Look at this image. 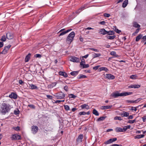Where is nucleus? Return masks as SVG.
<instances>
[{
  "label": "nucleus",
  "instance_id": "nucleus-1",
  "mask_svg": "<svg viewBox=\"0 0 146 146\" xmlns=\"http://www.w3.org/2000/svg\"><path fill=\"white\" fill-rule=\"evenodd\" d=\"M132 94V92H124L121 93H119L117 91H116L115 92H113L111 95V97H113L114 98H116L119 96L124 97L131 94Z\"/></svg>",
  "mask_w": 146,
  "mask_h": 146
},
{
  "label": "nucleus",
  "instance_id": "nucleus-2",
  "mask_svg": "<svg viewBox=\"0 0 146 146\" xmlns=\"http://www.w3.org/2000/svg\"><path fill=\"white\" fill-rule=\"evenodd\" d=\"M10 105L6 103H3L1 106L0 111L2 114L5 115L10 110Z\"/></svg>",
  "mask_w": 146,
  "mask_h": 146
},
{
  "label": "nucleus",
  "instance_id": "nucleus-3",
  "mask_svg": "<svg viewBox=\"0 0 146 146\" xmlns=\"http://www.w3.org/2000/svg\"><path fill=\"white\" fill-rule=\"evenodd\" d=\"M53 95L56 97L57 99H63L65 97V94L62 92L57 93Z\"/></svg>",
  "mask_w": 146,
  "mask_h": 146
},
{
  "label": "nucleus",
  "instance_id": "nucleus-4",
  "mask_svg": "<svg viewBox=\"0 0 146 146\" xmlns=\"http://www.w3.org/2000/svg\"><path fill=\"white\" fill-rule=\"evenodd\" d=\"M21 138L20 135L16 134L12 135L11 137V139L12 141L19 140Z\"/></svg>",
  "mask_w": 146,
  "mask_h": 146
},
{
  "label": "nucleus",
  "instance_id": "nucleus-5",
  "mask_svg": "<svg viewBox=\"0 0 146 146\" xmlns=\"http://www.w3.org/2000/svg\"><path fill=\"white\" fill-rule=\"evenodd\" d=\"M38 129V127L36 125H33L31 126V130L34 134H36L37 132Z\"/></svg>",
  "mask_w": 146,
  "mask_h": 146
},
{
  "label": "nucleus",
  "instance_id": "nucleus-6",
  "mask_svg": "<svg viewBox=\"0 0 146 146\" xmlns=\"http://www.w3.org/2000/svg\"><path fill=\"white\" fill-rule=\"evenodd\" d=\"M117 139L116 137H114L113 138L110 139L106 141L104 143L105 145L110 144L113 142L116 141Z\"/></svg>",
  "mask_w": 146,
  "mask_h": 146
},
{
  "label": "nucleus",
  "instance_id": "nucleus-7",
  "mask_svg": "<svg viewBox=\"0 0 146 146\" xmlns=\"http://www.w3.org/2000/svg\"><path fill=\"white\" fill-rule=\"evenodd\" d=\"M141 99H142L141 98H139L135 100H127L126 101V102L127 103H137L140 101Z\"/></svg>",
  "mask_w": 146,
  "mask_h": 146
},
{
  "label": "nucleus",
  "instance_id": "nucleus-8",
  "mask_svg": "<svg viewBox=\"0 0 146 146\" xmlns=\"http://www.w3.org/2000/svg\"><path fill=\"white\" fill-rule=\"evenodd\" d=\"M84 137V135L83 134H80L76 140V142L77 144H78L82 141V139Z\"/></svg>",
  "mask_w": 146,
  "mask_h": 146
},
{
  "label": "nucleus",
  "instance_id": "nucleus-9",
  "mask_svg": "<svg viewBox=\"0 0 146 146\" xmlns=\"http://www.w3.org/2000/svg\"><path fill=\"white\" fill-rule=\"evenodd\" d=\"M70 60L73 62H78L80 61V59L74 56H72L71 57Z\"/></svg>",
  "mask_w": 146,
  "mask_h": 146
},
{
  "label": "nucleus",
  "instance_id": "nucleus-10",
  "mask_svg": "<svg viewBox=\"0 0 146 146\" xmlns=\"http://www.w3.org/2000/svg\"><path fill=\"white\" fill-rule=\"evenodd\" d=\"M105 78L110 80H113L115 79L114 76L111 74H106L105 75Z\"/></svg>",
  "mask_w": 146,
  "mask_h": 146
},
{
  "label": "nucleus",
  "instance_id": "nucleus-11",
  "mask_svg": "<svg viewBox=\"0 0 146 146\" xmlns=\"http://www.w3.org/2000/svg\"><path fill=\"white\" fill-rule=\"evenodd\" d=\"M72 30V29H68V30L60 32L58 34H57V35H56L55 36H61L65 34H66V33H68V32H69L71 31Z\"/></svg>",
  "mask_w": 146,
  "mask_h": 146
},
{
  "label": "nucleus",
  "instance_id": "nucleus-12",
  "mask_svg": "<svg viewBox=\"0 0 146 146\" xmlns=\"http://www.w3.org/2000/svg\"><path fill=\"white\" fill-rule=\"evenodd\" d=\"M140 86H141L140 85L135 84L129 85L128 86V88H140Z\"/></svg>",
  "mask_w": 146,
  "mask_h": 146
},
{
  "label": "nucleus",
  "instance_id": "nucleus-13",
  "mask_svg": "<svg viewBox=\"0 0 146 146\" xmlns=\"http://www.w3.org/2000/svg\"><path fill=\"white\" fill-rule=\"evenodd\" d=\"M9 97L11 98H13L15 99L17 98V94L14 92H12L9 96Z\"/></svg>",
  "mask_w": 146,
  "mask_h": 146
},
{
  "label": "nucleus",
  "instance_id": "nucleus-14",
  "mask_svg": "<svg viewBox=\"0 0 146 146\" xmlns=\"http://www.w3.org/2000/svg\"><path fill=\"white\" fill-rule=\"evenodd\" d=\"M57 83L56 82H54L49 84L48 86V88L51 89L55 86L56 85Z\"/></svg>",
  "mask_w": 146,
  "mask_h": 146
},
{
  "label": "nucleus",
  "instance_id": "nucleus-15",
  "mask_svg": "<svg viewBox=\"0 0 146 146\" xmlns=\"http://www.w3.org/2000/svg\"><path fill=\"white\" fill-rule=\"evenodd\" d=\"M59 75L63 76L65 78L68 77V75L67 74L64 72L59 71L58 72Z\"/></svg>",
  "mask_w": 146,
  "mask_h": 146
},
{
  "label": "nucleus",
  "instance_id": "nucleus-16",
  "mask_svg": "<svg viewBox=\"0 0 146 146\" xmlns=\"http://www.w3.org/2000/svg\"><path fill=\"white\" fill-rule=\"evenodd\" d=\"M115 130L116 132H124L123 128H122L121 127H116L115 128Z\"/></svg>",
  "mask_w": 146,
  "mask_h": 146
},
{
  "label": "nucleus",
  "instance_id": "nucleus-17",
  "mask_svg": "<svg viewBox=\"0 0 146 146\" xmlns=\"http://www.w3.org/2000/svg\"><path fill=\"white\" fill-rule=\"evenodd\" d=\"M99 72H101L102 71H105L106 72H108L109 70L107 68L104 67H102L98 69Z\"/></svg>",
  "mask_w": 146,
  "mask_h": 146
},
{
  "label": "nucleus",
  "instance_id": "nucleus-18",
  "mask_svg": "<svg viewBox=\"0 0 146 146\" xmlns=\"http://www.w3.org/2000/svg\"><path fill=\"white\" fill-rule=\"evenodd\" d=\"M74 37H67L66 41L68 43L70 44L73 39Z\"/></svg>",
  "mask_w": 146,
  "mask_h": 146
},
{
  "label": "nucleus",
  "instance_id": "nucleus-19",
  "mask_svg": "<svg viewBox=\"0 0 146 146\" xmlns=\"http://www.w3.org/2000/svg\"><path fill=\"white\" fill-rule=\"evenodd\" d=\"M85 7L86 6L85 5L81 7L80 8H79L78 10L76 11V13L78 14L82 10H83L84 9Z\"/></svg>",
  "mask_w": 146,
  "mask_h": 146
},
{
  "label": "nucleus",
  "instance_id": "nucleus-20",
  "mask_svg": "<svg viewBox=\"0 0 146 146\" xmlns=\"http://www.w3.org/2000/svg\"><path fill=\"white\" fill-rule=\"evenodd\" d=\"M80 107L82 109L86 108L87 110H88L90 109L89 106L86 104H84L80 106Z\"/></svg>",
  "mask_w": 146,
  "mask_h": 146
},
{
  "label": "nucleus",
  "instance_id": "nucleus-21",
  "mask_svg": "<svg viewBox=\"0 0 146 146\" xmlns=\"http://www.w3.org/2000/svg\"><path fill=\"white\" fill-rule=\"evenodd\" d=\"M29 88L31 89H37L38 88L37 87L33 84H29Z\"/></svg>",
  "mask_w": 146,
  "mask_h": 146
},
{
  "label": "nucleus",
  "instance_id": "nucleus-22",
  "mask_svg": "<svg viewBox=\"0 0 146 146\" xmlns=\"http://www.w3.org/2000/svg\"><path fill=\"white\" fill-rule=\"evenodd\" d=\"M107 31H106L105 29H100L99 31V33L100 34H103V35H105L106 34Z\"/></svg>",
  "mask_w": 146,
  "mask_h": 146
},
{
  "label": "nucleus",
  "instance_id": "nucleus-23",
  "mask_svg": "<svg viewBox=\"0 0 146 146\" xmlns=\"http://www.w3.org/2000/svg\"><path fill=\"white\" fill-rule=\"evenodd\" d=\"M31 54L30 53L28 54L26 56L25 58V61L26 62H27L29 61L30 58Z\"/></svg>",
  "mask_w": 146,
  "mask_h": 146
},
{
  "label": "nucleus",
  "instance_id": "nucleus-24",
  "mask_svg": "<svg viewBox=\"0 0 146 146\" xmlns=\"http://www.w3.org/2000/svg\"><path fill=\"white\" fill-rule=\"evenodd\" d=\"M6 38L7 39L9 40L13 38L11 37H2L0 40L3 42H4L6 40Z\"/></svg>",
  "mask_w": 146,
  "mask_h": 146
},
{
  "label": "nucleus",
  "instance_id": "nucleus-25",
  "mask_svg": "<svg viewBox=\"0 0 146 146\" xmlns=\"http://www.w3.org/2000/svg\"><path fill=\"white\" fill-rule=\"evenodd\" d=\"M128 3V0H125L123 3L122 7L123 8L125 7L127 5Z\"/></svg>",
  "mask_w": 146,
  "mask_h": 146
},
{
  "label": "nucleus",
  "instance_id": "nucleus-26",
  "mask_svg": "<svg viewBox=\"0 0 146 146\" xmlns=\"http://www.w3.org/2000/svg\"><path fill=\"white\" fill-rule=\"evenodd\" d=\"M79 73V71H73L71 72L70 74L73 76H75L78 74Z\"/></svg>",
  "mask_w": 146,
  "mask_h": 146
},
{
  "label": "nucleus",
  "instance_id": "nucleus-27",
  "mask_svg": "<svg viewBox=\"0 0 146 146\" xmlns=\"http://www.w3.org/2000/svg\"><path fill=\"white\" fill-rule=\"evenodd\" d=\"M144 136V135L143 134L138 135H136L135 137V139H139L141 138H143Z\"/></svg>",
  "mask_w": 146,
  "mask_h": 146
},
{
  "label": "nucleus",
  "instance_id": "nucleus-28",
  "mask_svg": "<svg viewBox=\"0 0 146 146\" xmlns=\"http://www.w3.org/2000/svg\"><path fill=\"white\" fill-rule=\"evenodd\" d=\"M87 77V76L83 74L79 75L77 77V78L78 79H80L82 78H84Z\"/></svg>",
  "mask_w": 146,
  "mask_h": 146
},
{
  "label": "nucleus",
  "instance_id": "nucleus-29",
  "mask_svg": "<svg viewBox=\"0 0 146 146\" xmlns=\"http://www.w3.org/2000/svg\"><path fill=\"white\" fill-rule=\"evenodd\" d=\"M106 116L101 117L97 119V121H103L106 119Z\"/></svg>",
  "mask_w": 146,
  "mask_h": 146
},
{
  "label": "nucleus",
  "instance_id": "nucleus-30",
  "mask_svg": "<svg viewBox=\"0 0 146 146\" xmlns=\"http://www.w3.org/2000/svg\"><path fill=\"white\" fill-rule=\"evenodd\" d=\"M114 34V32L113 31H107L106 34L108 35H112Z\"/></svg>",
  "mask_w": 146,
  "mask_h": 146
},
{
  "label": "nucleus",
  "instance_id": "nucleus-31",
  "mask_svg": "<svg viewBox=\"0 0 146 146\" xmlns=\"http://www.w3.org/2000/svg\"><path fill=\"white\" fill-rule=\"evenodd\" d=\"M133 27H134L139 28L140 27V26L136 22L133 23Z\"/></svg>",
  "mask_w": 146,
  "mask_h": 146
},
{
  "label": "nucleus",
  "instance_id": "nucleus-32",
  "mask_svg": "<svg viewBox=\"0 0 146 146\" xmlns=\"http://www.w3.org/2000/svg\"><path fill=\"white\" fill-rule=\"evenodd\" d=\"M112 106H102V109H109L111 108L112 107Z\"/></svg>",
  "mask_w": 146,
  "mask_h": 146
},
{
  "label": "nucleus",
  "instance_id": "nucleus-33",
  "mask_svg": "<svg viewBox=\"0 0 146 146\" xmlns=\"http://www.w3.org/2000/svg\"><path fill=\"white\" fill-rule=\"evenodd\" d=\"M93 113L96 116H98L99 115V113L96 109H94L93 110Z\"/></svg>",
  "mask_w": 146,
  "mask_h": 146
},
{
  "label": "nucleus",
  "instance_id": "nucleus-34",
  "mask_svg": "<svg viewBox=\"0 0 146 146\" xmlns=\"http://www.w3.org/2000/svg\"><path fill=\"white\" fill-rule=\"evenodd\" d=\"M129 113L128 112L124 111L123 113L121 114V115L123 117H127L129 116Z\"/></svg>",
  "mask_w": 146,
  "mask_h": 146
},
{
  "label": "nucleus",
  "instance_id": "nucleus-35",
  "mask_svg": "<svg viewBox=\"0 0 146 146\" xmlns=\"http://www.w3.org/2000/svg\"><path fill=\"white\" fill-rule=\"evenodd\" d=\"M8 50V49H7V48H6L5 47L4 49L1 52V53L3 54H5L7 53Z\"/></svg>",
  "mask_w": 146,
  "mask_h": 146
},
{
  "label": "nucleus",
  "instance_id": "nucleus-36",
  "mask_svg": "<svg viewBox=\"0 0 146 146\" xmlns=\"http://www.w3.org/2000/svg\"><path fill=\"white\" fill-rule=\"evenodd\" d=\"M68 97L70 98H74L75 99L76 97V96L74 95L73 94H69Z\"/></svg>",
  "mask_w": 146,
  "mask_h": 146
},
{
  "label": "nucleus",
  "instance_id": "nucleus-37",
  "mask_svg": "<svg viewBox=\"0 0 146 146\" xmlns=\"http://www.w3.org/2000/svg\"><path fill=\"white\" fill-rule=\"evenodd\" d=\"M19 110L18 109H17L14 110V113L15 115H17L19 114Z\"/></svg>",
  "mask_w": 146,
  "mask_h": 146
},
{
  "label": "nucleus",
  "instance_id": "nucleus-38",
  "mask_svg": "<svg viewBox=\"0 0 146 146\" xmlns=\"http://www.w3.org/2000/svg\"><path fill=\"white\" fill-rule=\"evenodd\" d=\"M114 119L115 120H119V121L121 120L122 119L121 117L120 116H117L114 117Z\"/></svg>",
  "mask_w": 146,
  "mask_h": 146
},
{
  "label": "nucleus",
  "instance_id": "nucleus-39",
  "mask_svg": "<svg viewBox=\"0 0 146 146\" xmlns=\"http://www.w3.org/2000/svg\"><path fill=\"white\" fill-rule=\"evenodd\" d=\"M142 42L144 43V44H146V37H142Z\"/></svg>",
  "mask_w": 146,
  "mask_h": 146
},
{
  "label": "nucleus",
  "instance_id": "nucleus-40",
  "mask_svg": "<svg viewBox=\"0 0 146 146\" xmlns=\"http://www.w3.org/2000/svg\"><path fill=\"white\" fill-rule=\"evenodd\" d=\"M101 55V54L100 53H94V57L95 58L99 57Z\"/></svg>",
  "mask_w": 146,
  "mask_h": 146
},
{
  "label": "nucleus",
  "instance_id": "nucleus-41",
  "mask_svg": "<svg viewBox=\"0 0 146 146\" xmlns=\"http://www.w3.org/2000/svg\"><path fill=\"white\" fill-rule=\"evenodd\" d=\"M136 121V119H135L133 120H129L128 122V123H134Z\"/></svg>",
  "mask_w": 146,
  "mask_h": 146
},
{
  "label": "nucleus",
  "instance_id": "nucleus-42",
  "mask_svg": "<svg viewBox=\"0 0 146 146\" xmlns=\"http://www.w3.org/2000/svg\"><path fill=\"white\" fill-rule=\"evenodd\" d=\"M74 36L75 33L74 31H72L67 36Z\"/></svg>",
  "mask_w": 146,
  "mask_h": 146
},
{
  "label": "nucleus",
  "instance_id": "nucleus-43",
  "mask_svg": "<svg viewBox=\"0 0 146 146\" xmlns=\"http://www.w3.org/2000/svg\"><path fill=\"white\" fill-rule=\"evenodd\" d=\"M130 127H131V126L130 125L125 126L123 128L124 130V131H126L127 129H130Z\"/></svg>",
  "mask_w": 146,
  "mask_h": 146
},
{
  "label": "nucleus",
  "instance_id": "nucleus-44",
  "mask_svg": "<svg viewBox=\"0 0 146 146\" xmlns=\"http://www.w3.org/2000/svg\"><path fill=\"white\" fill-rule=\"evenodd\" d=\"M13 129L17 131L20 130V127L19 126L13 127Z\"/></svg>",
  "mask_w": 146,
  "mask_h": 146
},
{
  "label": "nucleus",
  "instance_id": "nucleus-45",
  "mask_svg": "<svg viewBox=\"0 0 146 146\" xmlns=\"http://www.w3.org/2000/svg\"><path fill=\"white\" fill-rule=\"evenodd\" d=\"M64 108L65 110L66 111H68L70 110V107L68 105H64Z\"/></svg>",
  "mask_w": 146,
  "mask_h": 146
},
{
  "label": "nucleus",
  "instance_id": "nucleus-46",
  "mask_svg": "<svg viewBox=\"0 0 146 146\" xmlns=\"http://www.w3.org/2000/svg\"><path fill=\"white\" fill-rule=\"evenodd\" d=\"M34 57L36 58H40L41 57V55L40 54H37L34 55Z\"/></svg>",
  "mask_w": 146,
  "mask_h": 146
},
{
  "label": "nucleus",
  "instance_id": "nucleus-47",
  "mask_svg": "<svg viewBox=\"0 0 146 146\" xmlns=\"http://www.w3.org/2000/svg\"><path fill=\"white\" fill-rule=\"evenodd\" d=\"M137 76L135 75H132L130 76V78L131 79H134L136 78Z\"/></svg>",
  "mask_w": 146,
  "mask_h": 146
},
{
  "label": "nucleus",
  "instance_id": "nucleus-48",
  "mask_svg": "<svg viewBox=\"0 0 146 146\" xmlns=\"http://www.w3.org/2000/svg\"><path fill=\"white\" fill-rule=\"evenodd\" d=\"M79 114L80 115H85L86 114V112L85 111L80 112L79 113Z\"/></svg>",
  "mask_w": 146,
  "mask_h": 146
},
{
  "label": "nucleus",
  "instance_id": "nucleus-49",
  "mask_svg": "<svg viewBox=\"0 0 146 146\" xmlns=\"http://www.w3.org/2000/svg\"><path fill=\"white\" fill-rule=\"evenodd\" d=\"M12 34H11L10 32H8L6 33V36H12Z\"/></svg>",
  "mask_w": 146,
  "mask_h": 146
},
{
  "label": "nucleus",
  "instance_id": "nucleus-50",
  "mask_svg": "<svg viewBox=\"0 0 146 146\" xmlns=\"http://www.w3.org/2000/svg\"><path fill=\"white\" fill-rule=\"evenodd\" d=\"M138 107H137V108L136 107H131V110L132 111H136L137 110V108Z\"/></svg>",
  "mask_w": 146,
  "mask_h": 146
},
{
  "label": "nucleus",
  "instance_id": "nucleus-51",
  "mask_svg": "<svg viewBox=\"0 0 146 146\" xmlns=\"http://www.w3.org/2000/svg\"><path fill=\"white\" fill-rule=\"evenodd\" d=\"M110 16V14L108 13H105L104 14V16L105 17H109Z\"/></svg>",
  "mask_w": 146,
  "mask_h": 146
},
{
  "label": "nucleus",
  "instance_id": "nucleus-52",
  "mask_svg": "<svg viewBox=\"0 0 146 146\" xmlns=\"http://www.w3.org/2000/svg\"><path fill=\"white\" fill-rule=\"evenodd\" d=\"M100 66V65H98L97 66H94L93 67V70H97L98 68Z\"/></svg>",
  "mask_w": 146,
  "mask_h": 146
},
{
  "label": "nucleus",
  "instance_id": "nucleus-53",
  "mask_svg": "<svg viewBox=\"0 0 146 146\" xmlns=\"http://www.w3.org/2000/svg\"><path fill=\"white\" fill-rule=\"evenodd\" d=\"M89 64H84L83 66V68H86L89 67Z\"/></svg>",
  "mask_w": 146,
  "mask_h": 146
},
{
  "label": "nucleus",
  "instance_id": "nucleus-54",
  "mask_svg": "<svg viewBox=\"0 0 146 146\" xmlns=\"http://www.w3.org/2000/svg\"><path fill=\"white\" fill-rule=\"evenodd\" d=\"M90 49L92 51H95L96 52H99V50L96 49H95V48H90Z\"/></svg>",
  "mask_w": 146,
  "mask_h": 146
},
{
  "label": "nucleus",
  "instance_id": "nucleus-55",
  "mask_svg": "<svg viewBox=\"0 0 146 146\" xmlns=\"http://www.w3.org/2000/svg\"><path fill=\"white\" fill-rule=\"evenodd\" d=\"M115 32H116L118 34H120V33L121 32V31L120 30H119L115 28Z\"/></svg>",
  "mask_w": 146,
  "mask_h": 146
},
{
  "label": "nucleus",
  "instance_id": "nucleus-56",
  "mask_svg": "<svg viewBox=\"0 0 146 146\" xmlns=\"http://www.w3.org/2000/svg\"><path fill=\"white\" fill-rule=\"evenodd\" d=\"M46 96L47 98L51 100L52 99L53 97L49 95H47Z\"/></svg>",
  "mask_w": 146,
  "mask_h": 146
},
{
  "label": "nucleus",
  "instance_id": "nucleus-57",
  "mask_svg": "<svg viewBox=\"0 0 146 146\" xmlns=\"http://www.w3.org/2000/svg\"><path fill=\"white\" fill-rule=\"evenodd\" d=\"M28 106L34 109L35 108V106L32 104H29L28 105Z\"/></svg>",
  "mask_w": 146,
  "mask_h": 146
},
{
  "label": "nucleus",
  "instance_id": "nucleus-58",
  "mask_svg": "<svg viewBox=\"0 0 146 146\" xmlns=\"http://www.w3.org/2000/svg\"><path fill=\"white\" fill-rule=\"evenodd\" d=\"M106 23L104 21L100 22L98 23L99 24L102 25H105Z\"/></svg>",
  "mask_w": 146,
  "mask_h": 146
},
{
  "label": "nucleus",
  "instance_id": "nucleus-59",
  "mask_svg": "<svg viewBox=\"0 0 146 146\" xmlns=\"http://www.w3.org/2000/svg\"><path fill=\"white\" fill-rule=\"evenodd\" d=\"M116 52L114 51H112L110 53V54L111 55L114 56V55H116Z\"/></svg>",
  "mask_w": 146,
  "mask_h": 146
},
{
  "label": "nucleus",
  "instance_id": "nucleus-60",
  "mask_svg": "<svg viewBox=\"0 0 146 146\" xmlns=\"http://www.w3.org/2000/svg\"><path fill=\"white\" fill-rule=\"evenodd\" d=\"M64 89L66 92H67L68 91V87L67 86H64Z\"/></svg>",
  "mask_w": 146,
  "mask_h": 146
},
{
  "label": "nucleus",
  "instance_id": "nucleus-61",
  "mask_svg": "<svg viewBox=\"0 0 146 146\" xmlns=\"http://www.w3.org/2000/svg\"><path fill=\"white\" fill-rule=\"evenodd\" d=\"M85 63V62L84 61V60L83 61L82 60L81 62L80 63V65L81 66H83L84 65V63Z\"/></svg>",
  "mask_w": 146,
  "mask_h": 146
},
{
  "label": "nucleus",
  "instance_id": "nucleus-62",
  "mask_svg": "<svg viewBox=\"0 0 146 146\" xmlns=\"http://www.w3.org/2000/svg\"><path fill=\"white\" fill-rule=\"evenodd\" d=\"M143 121V122H145L146 120V116H144L142 117Z\"/></svg>",
  "mask_w": 146,
  "mask_h": 146
},
{
  "label": "nucleus",
  "instance_id": "nucleus-63",
  "mask_svg": "<svg viewBox=\"0 0 146 146\" xmlns=\"http://www.w3.org/2000/svg\"><path fill=\"white\" fill-rule=\"evenodd\" d=\"M142 37H136L135 40L136 41H138Z\"/></svg>",
  "mask_w": 146,
  "mask_h": 146
},
{
  "label": "nucleus",
  "instance_id": "nucleus-64",
  "mask_svg": "<svg viewBox=\"0 0 146 146\" xmlns=\"http://www.w3.org/2000/svg\"><path fill=\"white\" fill-rule=\"evenodd\" d=\"M140 29V28H138V29H137L136 31L134 32L135 33H136V34L137 33H138V32H139V30Z\"/></svg>",
  "mask_w": 146,
  "mask_h": 146
}]
</instances>
